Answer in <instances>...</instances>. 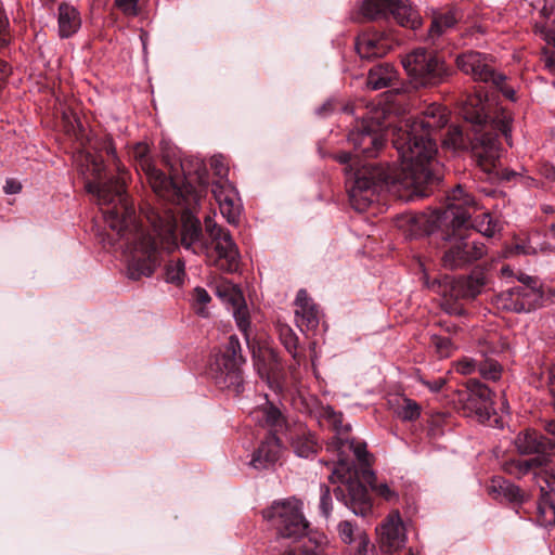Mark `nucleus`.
Here are the masks:
<instances>
[{
    "instance_id": "f257e3e1",
    "label": "nucleus",
    "mask_w": 555,
    "mask_h": 555,
    "mask_svg": "<svg viewBox=\"0 0 555 555\" xmlns=\"http://www.w3.org/2000/svg\"><path fill=\"white\" fill-rule=\"evenodd\" d=\"M98 149L108 156L118 176L108 178L104 160L88 155L87 162L90 163L93 180H87L85 189L95 196L105 223L126 241L131 251L127 268L129 279L137 281L142 276H151L160 266L163 254L171 253L179 246L196 256H209V241L204 236L201 220L190 209L181 214L179 234L175 219L159 216L152 221L151 230H144L137 221L133 204L126 192L128 171L117 156L113 139L105 135Z\"/></svg>"
},
{
    "instance_id": "f03ea898",
    "label": "nucleus",
    "mask_w": 555,
    "mask_h": 555,
    "mask_svg": "<svg viewBox=\"0 0 555 555\" xmlns=\"http://www.w3.org/2000/svg\"><path fill=\"white\" fill-rule=\"evenodd\" d=\"M447 124V108L436 103L427 106L420 117L400 121L392 129V144L400 167L375 162L359 167L356 162L359 153L336 154L338 163L350 164L346 168V186L351 207L357 211L366 210L375 201L378 188L384 185L410 191V197L428 196L442 178L433 132Z\"/></svg>"
},
{
    "instance_id": "7ed1b4c3",
    "label": "nucleus",
    "mask_w": 555,
    "mask_h": 555,
    "mask_svg": "<svg viewBox=\"0 0 555 555\" xmlns=\"http://www.w3.org/2000/svg\"><path fill=\"white\" fill-rule=\"evenodd\" d=\"M463 118L472 125L473 137L465 135L459 126H451L442 140L446 149L470 150L477 165L491 173L499 164L503 135L508 144L512 132V116L503 108L491 109L489 102L479 94L468 95L461 108Z\"/></svg>"
},
{
    "instance_id": "20e7f679",
    "label": "nucleus",
    "mask_w": 555,
    "mask_h": 555,
    "mask_svg": "<svg viewBox=\"0 0 555 555\" xmlns=\"http://www.w3.org/2000/svg\"><path fill=\"white\" fill-rule=\"evenodd\" d=\"M325 416L333 427L335 435L328 443V449L337 452V462L334 463L332 474L328 479L332 483H338L334 489L336 499L343 502L353 514L364 515L371 509V502L365 488L353 477L357 472L352 469V462H365L369 452L364 442L356 441L349 436L351 426L343 423V414L327 408L324 411Z\"/></svg>"
},
{
    "instance_id": "39448f33",
    "label": "nucleus",
    "mask_w": 555,
    "mask_h": 555,
    "mask_svg": "<svg viewBox=\"0 0 555 555\" xmlns=\"http://www.w3.org/2000/svg\"><path fill=\"white\" fill-rule=\"evenodd\" d=\"M503 470L516 478L533 473L540 489L535 521L542 527H555V474L541 468L539 457L513 459L503 463Z\"/></svg>"
},
{
    "instance_id": "423d86ee",
    "label": "nucleus",
    "mask_w": 555,
    "mask_h": 555,
    "mask_svg": "<svg viewBox=\"0 0 555 555\" xmlns=\"http://www.w3.org/2000/svg\"><path fill=\"white\" fill-rule=\"evenodd\" d=\"M478 210L474 196L461 185L454 188L447 195L444 208L446 219H450L452 228L463 230L473 229L486 237H493L500 231V224L489 212L476 215Z\"/></svg>"
},
{
    "instance_id": "0eeeda50",
    "label": "nucleus",
    "mask_w": 555,
    "mask_h": 555,
    "mask_svg": "<svg viewBox=\"0 0 555 555\" xmlns=\"http://www.w3.org/2000/svg\"><path fill=\"white\" fill-rule=\"evenodd\" d=\"M402 66L415 87H434L443 83L452 69L435 51L414 49L402 59Z\"/></svg>"
},
{
    "instance_id": "6e6552de",
    "label": "nucleus",
    "mask_w": 555,
    "mask_h": 555,
    "mask_svg": "<svg viewBox=\"0 0 555 555\" xmlns=\"http://www.w3.org/2000/svg\"><path fill=\"white\" fill-rule=\"evenodd\" d=\"M245 359L242 356V346L235 335H231L224 351L216 357L210 365L211 377L215 385L222 389L240 395L244 390L242 365Z\"/></svg>"
},
{
    "instance_id": "1a4fd4ad",
    "label": "nucleus",
    "mask_w": 555,
    "mask_h": 555,
    "mask_svg": "<svg viewBox=\"0 0 555 555\" xmlns=\"http://www.w3.org/2000/svg\"><path fill=\"white\" fill-rule=\"evenodd\" d=\"M262 516L275 529L280 538L297 541L307 534L309 524L296 500L274 502Z\"/></svg>"
},
{
    "instance_id": "9d476101",
    "label": "nucleus",
    "mask_w": 555,
    "mask_h": 555,
    "mask_svg": "<svg viewBox=\"0 0 555 555\" xmlns=\"http://www.w3.org/2000/svg\"><path fill=\"white\" fill-rule=\"evenodd\" d=\"M486 251L483 243L470 238L463 230L453 228L441 260L444 268L455 270L481 259Z\"/></svg>"
},
{
    "instance_id": "9b49d317",
    "label": "nucleus",
    "mask_w": 555,
    "mask_h": 555,
    "mask_svg": "<svg viewBox=\"0 0 555 555\" xmlns=\"http://www.w3.org/2000/svg\"><path fill=\"white\" fill-rule=\"evenodd\" d=\"M384 112H376L369 118H363L350 130L348 141L353 145L354 152L365 158H373L383 149L385 138L382 133L386 127L382 119Z\"/></svg>"
},
{
    "instance_id": "f8f14e48",
    "label": "nucleus",
    "mask_w": 555,
    "mask_h": 555,
    "mask_svg": "<svg viewBox=\"0 0 555 555\" xmlns=\"http://www.w3.org/2000/svg\"><path fill=\"white\" fill-rule=\"evenodd\" d=\"M361 13L367 20H388L391 16L400 26L411 29L421 25V16L409 0H364Z\"/></svg>"
},
{
    "instance_id": "ddd939ff",
    "label": "nucleus",
    "mask_w": 555,
    "mask_h": 555,
    "mask_svg": "<svg viewBox=\"0 0 555 555\" xmlns=\"http://www.w3.org/2000/svg\"><path fill=\"white\" fill-rule=\"evenodd\" d=\"M459 402L465 416H475L481 423L490 421L495 414L492 391L476 378H469L466 389L459 392Z\"/></svg>"
},
{
    "instance_id": "4468645a",
    "label": "nucleus",
    "mask_w": 555,
    "mask_h": 555,
    "mask_svg": "<svg viewBox=\"0 0 555 555\" xmlns=\"http://www.w3.org/2000/svg\"><path fill=\"white\" fill-rule=\"evenodd\" d=\"M543 292L535 285H517L502 291L495 296L498 309L521 313L530 312L541 306Z\"/></svg>"
},
{
    "instance_id": "2eb2a0df",
    "label": "nucleus",
    "mask_w": 555,
    "mask_h": 555,
    "mask_svg": "<svg viewBox=\"0 0 555 555\" xmlns=\"http://www.w3.org/2000/svg\"><path fill=\"white\" fill-rule=\"evenodd\" d=\"M456 67L475 81L498 83L502 81L500 73L494 68V57L475 50L460 53L455 59Z\"/></svg>"
},
{
    "instance_id": "dca6fc26",
    "label": "nucleus",
    "mask_w": 555,
    "mask_h": 555,
    "mask_svg": "<svg viewBox=\"0 0 555 555\" xmlns=\"http://www.w3.org/2000/svg\"><path fill=\"white\" fill-rule=\"evenodd\" d=\"M400 39L391 30L369 29L356 38V51L362 60L372 61L385 56Z\"/></svg>"
},
{
    "instance_id": "f3484780",
    "label": "nucleus",
    "mask_w": 555,
    "mask_h": 555,
    "mask_svg": "<svg viewBox=\"0 0 555 555\" xmlns=\"http://www.w3.org/2000/svg\"><path fill=\"white\" fill-rule=\"evenodd\" d=\"M209 241L210 254L206 256L221 271L234 273L240 268L241 255L230 231L221 232L220 235Z\"/></svg>"
},
{
    "instance_id": "a211bd4d",
    "label": "nucleus",
    "mask_w": 555,
    "mask_h": 555,
    "mask_svg": "<svg viewBox=\"0 0 555 555\" xmlns=\"http://www.w3.org/2000/svg\"><path fill=\"white\" fill-rule=\"evenodd\" d=\"M545 431L551 437L527 429L517 435L515 446L521 454L555 456V420L546 423Z\"/></svg>"
},
{
    "instance_id": "6ab92c4d",
    "label": "nucleus",
    "mask_w": 555,
    "mask_h": 555,
    "mask_svg": "<svg viewBox=\"0 0 555 555\" xmlns=\"http://www.w3.org/2000/svg\"><path fill=\"white\" fill-rule=\"evenodd\" d=\"M190 164L191 160L186 158L182 159L180 163L181 169L185 177V181L181 185L176 183L172 178L167 177L162 170H159L155 166L152 167V170H147L145 175L155 193L159 195H165L166 193L172 191V193L177 195L178 199H184L186 195H192L194 192V188L189 181L192 175V171L189 167Z\"/></svg>"
},
{
    "instance_id": "aec40b11",
    "label": "nucleus",
    "mask_w": 555,
    "mask_h": 555,
    "mask_svg": "<svg viewBox=\"0 0 555 555\" xmlns=\"http://www.w3.org/2000/svg\"><path fill=\"white\" fill-rule=\"evenodd\" d=\"M446 219L444 210L435 209L427 212L411 214L399 219V228L409 238H418L431 234Z\"/></svg>"
},
{
    "instance_id": "412c9836",
    "label": "nucleus",
    "mask_w": 555,
    "mask_h": 555,
    "mask_svg": "<svg viewBox=\"0 0 555 555\" xmlns=\"http://www.w3.org/2000/svg\"><path fill=\"white\" fill-rule=\"evenodd\" d=\"M380 547L387 553L401 550L406 541L405 528L398 511L391 512L377 529Z\"/></svg>"
},
{
    "instance_id": "4be33fe9",
    "label": "nucleus",
    "mask_w": 555,
    "mask_h": 555,
    "mask_svg": "<svg viewBox=\"0 0 555 555\" xmlns=\"http://www.w3.org/2000/svg\"><path fill=\"white\" fill-rule=\"evenodd\" d=\"M369 457H370V454L367 455L365 462H358L359 467H357V465L354 464V461L352 462V469H354L357 472V476L353 477V480H357L360 485H362L365 488L366 492H369V490L365 487V485L363 483V481L370 486L371 490L374 491L376 493V495L380 496L385 501L397 502L399 500L398 492H396L393 489H391L390 486L386 482L377 483L376 475L370 467ZM367 495H369L370 502H371V509L367 513H365L364 515L356 514L357 516L365 517L372 513L373 501H372L370 493H367Z\"/></svg>"
},
{
    "instance_id": "5701e85b",
    "label": "nucleus",
    "mask_w": 555,
    "mask_h": 555,
    "mask_svg": "<svg viewBox=\"0 0 555 555\" xmlns=\"http://www.w3.org/2000/svg\"><path fill=\"white\" fill-rule=\"evenodd\" d=\"M487 284L483 271L474 270L470 274L453 280L449 287L450 297L454 299H473L479 295Z\"/></svg>"
},
{
    "instance_id": "b1692460",
    "label": "nucleus",
    "mask_w": 555,
    "mask_h": 555,
    "mask_svg": "<svg viewBox=\"0 0 555 555\" xmlns=\"http://www.w3.org/2000/svg\"><path fill=\"white\" fill-rule=\"evenodd\" d=\"M295 305V321L299 330L302 333L315 330L319 326L320 313L306 289L298 291Z\"/></svg>"
},
{
    "instance_id": "393cba45",
    "label": "nucleus",
    "mask_w": 555,
    "mask_h": 555,
    "mask_svg": "<svg viewBox=\"0 0 555 555\" xmlns=\"http://www.w3.org/2000/svg\"><path fill=\"white\" fill-rule=\"evenodd\" d=\"M282 446L280 439L270 434L264 437L254 451L249 465L255 469H267L273 466L280 459Z\"/></svg>"
},
{
    "instance_id": "a878e982",
    "label": "nucleus",
    "mask_w": 555,
    "mask_h": 555,
    "mask_svg": "<svg viewBox=\"0 0 555 555\" xmlns=\"http://www.w3.org/2000/svg\"><path fill=\"white\" fill-rule=\"evenodd\" d=\"M289 441L299 457H312L320 448L314 434L301 424L289 430Z\"/></svg>"
},
{
    "instance_id": "bb28decb",
    "label": "nucleus",
    "mask_w": 555,
    "mask_h": 555,
    "mask_svg": "<svg viewBox=\"0 0 555 555\" xmlns=\"http://www.w3.org/2000/svg\"><path fill=\"white\" fill-rule=\"evenodd\" d=\"M489 493L500 501H506L514 505H521L528 499V495L518 486L502 477H494L491 480Z\"/></svg>"
},
{
    "instance_id": "cd10ccee",
    "label": "nucleus",
    "mask_w": 555,
    "mask_h": 555,
    "mask_svg": "<svg viewBox=\"0 0 555 555\" xmlns=\"http://www.w3.org/2000/svg\"><path fill=\"white\" fill-rule=\"evenodd\" d=\"M57 25L61 38L72 37L81 26L79 11L72 4L61 3L57 9Z\"/></svg>"
},
{
    "instance_id": "c85d7f7f",
    "label": "nucleus",
    "mask_w": 555,
    "mask_h": 555,
    "mask_svg": "<svg viewBox=\"0 0 555 555\" xmlns=\"http://www.w3.org/2000/svg\"><path fill=\"white\" fill-rule=\"evenodd\" d=\"M395 78V67L389 63H382L369 70L366 85L372 90H379L389 87Z\"/></svg>"
},
{
    "instance_id": "c756f323",
    "label": "nucleus",
    "mask_w": 555,
    "mask_h": 555,
    "mask_svg": "<svg viewBox=\"0 0 555 555\" xmlns=\"http://www.w3.org/2000/svg\"><path fill=\"white\" fill-rule=\"evenodd\" d=\"M457 23L454 11H448L434 17L428 30V40L434 46H438L437 40L449 29L453 28Z\"/></svg>"
},
{
    "instance_id": "7c9ffc66",
    "label": "nucleus",
    "mask_w": 555,
    "mask_h": 555,
    "mask_svg": "<svg viewBox=\"0 0 555 555\" xmlns=\"http://www.w3.org/2000/svg\"><path fill=\"white\" fill-rule=\"evenodd\" d=\"M130 156L137 166V170H142L144 173L155 166L150 146L145 142L135 143L131 149Z\"/></svg>"
},
{
    "instance_id": "2f4dec72",
    "label": "nucleus",
    "mask_w": 555,
    "mask_h": 555,
    "mask_svg": "<svg viewBox=\"0 0 555 555\" xmlns=\"http://www.w3.org/2000/svg\"><path fill=\"white\" fill-rule=\"evenodd\" d=\"M221 215L230 224H235L240 218V205L237 203V191L228 196H223L218 203Z\"/></svg>"
},
{
    "instance_id": "473e14b6",
    "label": "nucleus",
    "mask_w": 555,
    "mask_h": 555,
    "mask_svg": "<svg viewBox=\"0 0 555 555\" xmlns=\"http://www.w3.org/2000/svg\"><path fill=\"white\" fill-rule=\"evenodd\" d=\"M451 415L444 412H434L428 415V435L433 438L444 434V428L450 426Z\"/></svg>"
},
{
    "instance_id": "72a5a7b5",
    "label": "nucleus",
    "mask_w": 555,
    "mask_h": 555,
    "mask_svg": "<svg viewBox=\"0 0 555 555\" xmlns=\"http://www.w3.org/2000/svg\"><path fill=\"white\" fill-rule=\"evenodd\" d=\"M185 278V262L182 259L170 260L165 267L166 282L180 285Z\"/></svg>"
},
{
    "instance_id": "f704fd0d",
    "label": "nucleus",
    "mask_w": 555,
    "mask_h": 555,
    "mask_svg": "<svg viewBox=\"0 0 555 555\" xmlns=\"http://www.w3.org/2000/svg\"><path fill=\"white\" fill-rule=\"evenodd\" d=\"M538 232L531 233L527 240L516 243L515 250L517 254L522 255H537L539 251H545L548 249L547 243L537 244L535 238H539Z\"/></svg>"
},
{
    "instance_id": "c9c22d12",
    "label": "nucleus",
    "mask_w": 555,
    "mask_h": 555,
    "mask_svg": "<svg viewBox=\"0 0 555 555\" xmlns=\"http://www.w3.org/2000/svg\"><path fill=\"white\" fill-rule=\"evenodd\" d=\"M261 413L262 422L264 425L276 428L282 427L284 424V416L279 408L272 403H268L259 410Z\"/></svg>"
},
{
    "instance_id": "e433bc0d",
    "label": "nucleus",
    "mask_w": 555,
    "mask_h": 555,
    "mask_svg": "<svg viewBox=\"0 0 555 555\" xmlns=\"http://www.w3.org/2000/svg\"><path fill=\"white\" fill-rule=\"evenodd\" d=\"M397 414L402 421H415L421 416V405L415 400L403 398Z\"/></svg>"
},
{
    "instance_id": "4c0bfd02",
    "label": "nucleus",
    "mask_w": 555,
    "mask_h": 555,
    "mask_svg": "<svg viewBox=\"0 0 555 555\" xmlns=\"http://www.w3.org/2000/svg\"><path fill=\"white\" fill-rule=\"evenodd\" d=\"M478 373L487 380L496 382L502 376V366L493 359H481Z\"/></svg>"
},
{
    "instance_id": "58836bf2",
    "label": "nucleus",
    "mask_w": 555,
    "mask_h": 555,
    "mask_svg": "<svg viewBox=\"0 0 555 555\" xmlns=\"http://www.w3.org/2000/svg\"><path fill=\"white\" fill-rule=\"evenodd\" d=\"M211 300L208 292L201 286H197L192 292V301L196 313L201 317H207L206 305Z\"/></svg>"
},
{
    "instance_id": "ea45409f",
    "label": "nucleus",
    "mask_w": 555,
    "mask_h": 555,
    "mask_svg": "<svg viewBox=\"0 0 555 555\" xmlns=\"http://www.w3.org/2000/svg\"><path fill=\"white\" fill-rule=\"evenodd\" d=\"M430 343L435 347L439 358L450 357L455 348L449 336L431 335Z\"/></svg>"
},
{
    "instance_id": "a19ab883",
    "label": "nucleus",
    "mask_w": 555,
    "mask_h": 555,
    "mask_svg": "<svg viewBox=\"0 0 555 555\" xmlns=\"http://www.w3.org/2000/svg\"><path fill=\"white\" fill-rule=\"evenodd\" d=\"M283 555H324V548L321 542H312L310 538L308 543L298 548L287 551Z\"/></svg>"
},
{
    "instance_id": "79ce46f5",
    "label": "nucleus",
    "mask_w": 555,
    "mask_h": 555,
    "mask_svg": "<svg viewBox=\"0 0 555 555\" xmlns=\"http://www.w3.org/2000/svg\"><path fill=\"white\" fill-rule=\"evenodd\" d=\"M235 191H236V189L228 179L217 180V181H214L211 184V193L217 203L222 201L223 196H228Z\"/></svg>"
},
{
    "instance_id": "37998d69",
    "label": "nucleus",
    "mask_w": 555,
    "mask_h": 555,
    "mask_svg": "<svg viewBox=\"0 0 555 555\" xmlns=\"http://www.w3.org/2000/svg\"><path fill=\"white\" fill-rule=\"evenodd\" d=\"M479 365H480V360L469 358V357H464L456 362L455 370L460 374L470 375L473 373H478Z\"/></svg>"
},
{
    "instance_id": "c03bdc74",
    "label": "nucleus",
    "mask_w": 555,
    "mask_h": 555,
    "mask_svg": "<svg viewBox=\"0 0 555 555\" xmlns=\"http://www.w3.org/2000/svg\"><path fill=\"white\" fill-rule=\"evenodd\" d=\"M321 514L324 517H328L332 512V496L330 488L325 485H321L320 487V504H319Z\"/></svg>"
},
{
    "instance_id": "a18cd8bd",
    "label": "nucleus",
    "mask_w": 555,
    "mask_h": 555,
    "mask_svg": "<svg viewBox=\"0 0 555 555\" xmlns=\"http://www.w3.org/2000/svg\"><path fill=\"white\" fill-rule=\"evenodd\" d=\"M9 26V18L4 10L0 7V50L8 47L11 41Z\"/></svg>"
},
{
    "instance_id": "49530a36",
    "label": "nucleus",
    "mask_w": 555,
    "mask_h": 555,
    "mask_svg": "<svg viewBox=\"0 0 555 555\" xmlns=\"http://www.w3.org/2000/svg\"><path fill=\"white\" fill-rule=\"evenodd\" d=\"M281 340L286 350L291 354H294L297 349V337L293 333L292 328L285 327L281 330Z\"/></svg>"
},
{
    "instance_id": "de8ad7c7",
    "label": "nucleus",
    "mask_w": 555,
    "mask_h": 555,
    "mask_svg": "<svg viewBox=\"0 0 555 555\" xmlns=\"http://www.w3.org/2000/svg\"><path fill=\"white\" fill-rule=\"evenodd\" d=\"M204 225H205V231L206 233L208 234L209 236V240L212 238V237H216L218 235L221 234V232H227L229 231L228 229L225 228H222L221 225H219L216 220H215V215L211 216V215H207L205 218H204Z\"/></svg>"
},
{
    "instance_id": "09e8293b",
    "label": "nucleus",
    "mask_w": 555,
    "mask_h": 555,
    "mask_svg": "<svg viewBox=\"0 0 555 555\" xmlns=\"http://www.w3.org/2000/svg\"><path fill=\"white\" fill-rule=\"evenodd\" d=\"M354 530H356V527L351 521L344 520V521L339 522V525H338L339 537L345 543L350 544L353 542Z\"/></svg>"
},
{
    "instance_id": "8fccbe9b",
    "label": "nucleus",
    "mask_w": 555,
    "mask_h": 555,
    "mask_svg": "<svg viewBox=\"0 0 555 555\" xmlns=\"http://www.w3.org/2000/svg\"><path fill=\"white\" fill-rule=\"evenodd\" d=\"M234 319L238 328L247 336L250 322L246 307H240L234 311Z\"/></svg>"
},
{
    "instance_id": "3c124183",
    "label": "nucleus",
    "mask_w": 555,
    "mask_h": 555,
    "mask_svg": "<svg viewBox=\"0 0 555 555\" xmlns=\"http://www.w3.org/2000/svg\"><path fill=\"white\" fill-rule=\"evenodd\" d=\"M139 0H115V5L128 16H137L139 14L138 9Z\"/></svg>"
},
{
    "instance_id": "603ef678",
    "label": "nucleus",
    "mask_w": 555,
    "mask_h": 555,
    "mask_svg": "<svg viewBox=\"0 0 555 555\" xmlns=\"http://www.w3.org/2000/svg\"><path fill=\"white\" fill-rule=\"evenodd\" d=\"M500 76L503 78L501 82H498V83H489L491 87L495 88L496 90H499L500 92H502V94L511 100V101H515L516 100V92L515 90L507 86L506 83V76L502 73H500Z\"/></svg>"
},
{
    "instance_id": "864d4df0",
    "label": "nucleus",
    "mask_w": 555,
    "mask_h": 555,
    "mask_svg": "<svg viewBox=\"0 0 555 555\" xmlns=\"http://www.w3.org/2000/svg\"><path fill=\"white\" fill-rule=\"evenodd\" d=\"M211 167L214 169L215 175L219 177V180L227 179L229 169L221 158H212Z\"/></svg>"
},
{
    "instance_id": "5fc2aeb1",
    "label": "nucleus",
    "mask_w": 555,
    "mask_h": 555,
    "mask_svg": "<svg viewBox=\"0 0 555 555\" xmlns=\"http://www.w3.org/2000/svg\"><path fill=\"white\" fill-rule=\"evenodd\" d=\"M11 73H12V68H11L10 64L7 61L0 59V92L4 88V86L7 83V79L9 78Z\"/></svg>"
},
{
    "instance_id": "6e6d98bb",
    "label": "nucleus",
    "mask_w": 555,
    "mask_h": 555,
    "mask_svg": "<svg viewBox=\"0 0 555 555\" xmlns=\"http://www.w3.org/2000/svg\"><path fill=\"white\" fill-rule=\"evenodd\" d=\"M369 546H370V539H369L367 534L364 532L359 533L356 555H367Z\"/></svg>"
},
{
    "instance_id": "4d7b16f0",
    "label": "nucleus",
    "mask_w": 555,
    "mask_h": 555,
    "mask_svg": "<svg viewBox=\"0 0 555 555\" xmlns=\"http://www.w3.org/2000/svg\"><path fill=\"white\" fill-rule=\"evenodd\" d=\"M22 190V184L20 181L15 179H7L5 184L3 186V191L5 194H17Z\"/></svg>"
},
{
    "instance_id": "13d9d810",
    "label": "nucleus",
    "mask_w": 555,
    "mask_h": 555,
    "mask_svg": "<svg viewBox=\"0 0 555 555\" xmlns=\"http://www.w3.org/2000/svg\"><path fill=\"white\" fill-rule=\"evenodd\" d=\"M423 384L431 391L439 392L446 385V379L442 377L435 378L433 380H423Z\"/></svg>"
},
{
    "instance_id": "bf43d9fd",
    "label": "nucleus",
    "mask_w": 555,
    "mask_h": 555,
    "mask_svg": "<svg viewBox=\"0 0 555 555\" xmlns=\"http://www.w3.org/2000/svg\"><path fill=\"white\" fill-rule=\"evenodd\" d=\"M423 282L427 288H430L437 293L446 292V289H443V291L440 289L442 286L440 281L438 279L431 280L426 272H424V274H423Z\"/></svg>"
},
{
    "instance_id": "052dcab7",
    "label": "nucleus",
    "mask_w": 555,
    "mask_h": 555,
    "mask_svg": "<svg viewBox=\"0 0 555 555\" xmlns=\"http://www.w3.org/2000/svg\"><path fill=\"white\" fill-rule=\"evenodd\" d=\"M518 280L521 283L520 285L528 284L538 286L537 280L530 275L521 274Z\"/></svg>"
},
{
    "instance_id": "680f3d73",
    "label": "nucleus",
    "mask_w": 555,
    "mask_h": 555,
    "mask_svg": "<svg viewBox=\"0 0 555 555\" xmlns=\"http://www.w3.org/2000/svg\"><path fill=\"white\" fill-rule=\"evenodd\" d=\"M331 109V104L327 103V104H323L322 106H320L318 109H317V114L320 115V116H324L326 115V113Z\"/></svg>"
},
{
    "instance_id": "e2e57ef3",
    "label": "nucleus",
    "mask_w": 555,
    "mask_h": 555,
    "mask_svg": "<svg viewBox=\"0 0 555 555\" xmlns=\"http://www.w3.org/2000/svg\"><path fill=\"white\" fill-rule=\"evenodd\" d=\"M550 388H551V392L553 395L554 406H555V371L552 373V376L550 378Z\"/></svg>"
},
{
    "instance_id": "0e129e2a",
    "label": "nucleus",
    "mask_w": 555,
    "mask_h": 555,
    "mask_svg": "<svg viewBox=\"0 0 555 555\" xmlns=\"http://www.w3.org/2000/svg\"><path fill=\"white\" fill-rule=\"evenodd\" d=\"M204 170L202 163L196 162L194 173L197 176V178H201V172Z\"/></svg>"
},
{
    "instance_id": "69168bd1",
    "label": "nucleus",
    "mask_w": 555,
    "mask_h": 555,
    "mask_svg": "<svg viewBox=\"0 0 555 555\" xmlns=\"http://www.w3.org/2000/svg\"><path fill=\"white\" fill-rule=\"evenodd\" d=\"M550 231L552 232L553 237L555 238V223L551 224Z\"/></svg>"
},
{
    "instance_id": "338daca9",
    "label": "nucleus",
    "mask_w": 555,
    "mask_h": 555,
    "mask_svg": "<svg viewBox=\"0 0 555 555\" xmlns=\"http://www.w3.org/2000/svg\"><path fill=\"white\" fill-rule=\"evenodd\" d=\"M258 372L260 374L261 377H264V376H268V373L266 372H262V370L260 367H258Z\"/></svg>"
},
{
    "instance_id": "774afa93",
    "label": "nucleus",
    "mask_w": 555,
    "mask_h": 555,
    "mask_svg": "<svg viewBox=\"0 0 555 555\" xmlns=\"http://www.w3.org/2000/svg\"><path fill=\"white\" fill-rule=\"evenodd\" d=\"M408 555H415L413 551L410 548Z\"/></svg>"
}]
</instances>
